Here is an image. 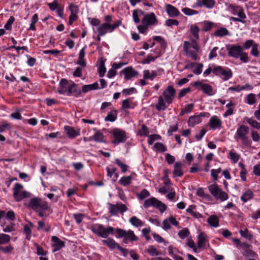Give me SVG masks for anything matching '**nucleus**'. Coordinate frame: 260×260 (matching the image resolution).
Masks as SVG:
<instances>
[{"instance_id": "e433bc0d", "label": "nucleus", "mask_w": 260, "mask_h": 260, "mask_svg": "<svg viewBox=\"0 0 260 260\" xmlns=\"http://www.w3.org/2000/svg\"><path fill=\"white\" fill-rule=\"evenodd\" d=\"M246 121L248 123L251 125V126L257 129H260V123L257 122L256 120L252 119V118H247Z\"/></svg>"}, {"instance_id": "052dcab7", "label": "nucleus", "mask_w": 260, "mask_h": 260, "mask_svg": "<svg viewBox=\"0 0 260 260\" xmlns=\"http://www.w3.org/2000/svg\"><path fill=\"white\" fill-rule=\"evenodd\" d=\"M231 158L234 163H236L240 157V156L236 153L231 151L230 152Z\"/></svg>"}, {"instance_id": "37998d69", "label": "nucleus", "mask_w": 260, "mask_h": 260, "mask_svg": "<svg viewBox=\"0 0 260 260\" xmlns=\"http://www.w3.org/2000/svg\"><path fill=\"white\" fill-rule=\"evenodd\" d=\"M106 72V69L105 67V63L103 60H102L100 67L99 68V76L101 77H102L104 76L105 73Z\"/></svg>"}, {"instance_id": "b1692460", "label": "nucleus", "mask_w": 260, "mask_h": 260, "mask_svg": "<svg viewBox=\"0 0 260 260\" xmlns=\"http://www.w3.org/2000/svg\"><path fill=\"white\" fill-rule=\"evenodd\" d=\"M201 120V116H192L188 119V124L189 126H194L195 125L200 123Z\"/></svg>"}, {"instance_id": "f257e3e1", "label": "nucleus", "mask_w": 260, "mask_h": 260, "mask_svg": "<svg viewBox=\"0 0 260 260\" xmlns=\"http://www.w3.org/2000/svg\"><path fill=\"white\" fill-rule=\"evenodd\" d=\"M27 207L36 211H38V210H46L48 208L47 202L38 197L30 199Z\"/></svg>"}, {"instance_id": "ddd939ff", "label": "nucleus", "mask_w": 260, "mask_h": 260, "mask_svg": "<svg viewBox=\"0 0 260 260\" xmlns=\"http://www.w3.org/2000/svg\"><path fill=\"white\" fill-rule=\"evenodd\" d=\"M120 73L124 75L126 80H129L132 77L137 76L139 74L138 72L134 71L132 67L125 68L121 71Z\"/></svg>"}, {"instance_id": "0eeeda50", "label": "nucleus", "mask_w": 260, "mask_h": 260, "mask_svg": "<svg viewBox=\"0 0 260 260\" xmlns=\"http://www.w3.org/2000/svg\"><path fill=\"white\" fill-rule=\"evenodd\" d=\"M228 54L230 56L238 58L240 56V53L243 51L242 47L240 45H232L226 46Z\"/></svg>"}, {"instance_id": "49530a36", "label": "nucleus", "mask_w": 260, "mask_h": 260, "mask_svg": "<svg viewBox=\"0 0 260 260\" xmlns=\"http://www.w3.org/2000/svg\"><path fill=\"white\" fill-rule=\"evenodd\" d=\"M160 139L161 137L158 135H151L148 138V143L149 145H152L154 141Z\"/></svg>"}, {"instance_id": "bb28decb", "label": "nucleus", "mask_w": 260, "mask_h": 260, "mask_svg": "<svg viewBox=\"0 0 260 260\" xmlns=\"http://www.w3.org/2000/svg\"><path fill=\"white\" fill-rule=\"evenodd\" d=\"M99 88V85L97 82H95L92 84L85 85L82 87V91L83 92H87V91L93 90L98 89Z\"/></svg>"}, {"instance_id": "393cba45", "label": "nucleus", "mask_w": 260, "mask_h": 260, "mask_svg": "<svg viewBox=\"0 0 260 260\" xmlns=\"http://www.w3.org/2000/svg\"><path fill=\"white\" fill-rule=\"evenodd\" d=\"M207 236L204 233H201L198 237L197 246L199 248H201L204 246V245L206 241Z\"/></svg>"}, {"instance_id": "774afa93", "label": "nucleus", "mask_w": 260, "mask_h": 260, "mask_svg": "<svg viewBox=\"0 0 260 260\" xmlns=\"http://www.w3.org/2000/svg\"><path fill=\"white\" fill-rule=\"evenodd\" d=\"M251 54L254 56H258L259 55V52L257 49V45L254 44L252 49L251 50Z\"/></svg>"}, {"instance_id": "f03ea898", "label": "nucleus", "mask_w": 260, "mask_h": 260, "mask_svg": "<svg viewBox=\"0 0 260 260\" xmlns=\"http://www.w3.org/2000/svg\"><path fill=\"white\" fill-rule=\"evenodd\" d=\"M116 232L119 238H124L123 242L127 243V240L130 241H138V237L135 235L134 232L132 230L125 231L124 230L117 228Z\"/></svg>"}, {"instance_id": "680f3d73", "label": "nucleus", "mask_w": 260, "mask_h": 260, "mask_svg": "<svg viewBox=\"0 0 260 260\" xmlns=\"http://www.w3.org/2000/svg\"><path fill=\"white\" fill-rule=\"evenodd\" d=\"M216 198L220 199L221 201H225L228 199V195L225 192L222 191L220 190L218 193V197Z\"/></svg>"}, {"instance_id": "f704fd0d", "label": "nucleus", "mask_w": 260, "mask_h": 260, "mask_svg": "<svg viewBox=\"0 0 260 260\" xmlns=\"http://www.w3.org/2000/svg\"><path fill=\"white\" fill-rule=\"evenodd\" d=\"M228 34L229 31L225 28H221L220 29H219L214 32V35L215 36L219 37L225 36L226 35H228Z\"/></svg>"}, {"instance_id": "20e7f679", "label": "nucleus", "mask_w": 260, "mask_h": 260, "mask_svg": "<svg viewBox=\"0 0 260 260\" xmlns=\"http://www.w3.org/2000/svg\"><path fill=\"white\" fill-rule=\"evenodd\" d=\"M92 231L97 235L102 238H107L110 234H114V229L111 226H108L105 228L103 225L99 224L97 229L93 226L91 227Z\"/></svg>"}, {"instance_id": "1a4fd4ad", "label": "nucleus", "mask_w": 260, "mask_h": 260, "mask_svg": "<svg viewBox=\"0 0 260 260\" xmlns=\"http://www.w3.org/2000/svg\"><path fill=\"white\" fill-rule=\"evenodd\" d=\"M176 90L172 86H169L167 89L164 90L162 94L165 99L166 102L170 104L172 103L175 96Z\"/></svg>"}, {"instance_id": "dca6fc26", "label": "nucleus", "mask_w": 260, "mask_h": 260, "mask_svg": "<svg viewBox=\"0 0 260 260\" xmlns=\"http://www.w3.org/2000/svg\"><path fill=\"white\" fill-rule=\"evenodd\" d=\"M51 240L54 242V244L52 245V246L54 248L53 250V252L57 251L64 246V242L60 241L57 237L52 236Z\"/></svg>"}, {"instance_id": "69168bd1", "label": "nucleus", "mask_w": 260, "mask_h": 260, "mask_svg": "<svg viewBox=\"0 0 260 260\" xmlns=\"http://www.w3.org/2000/svg\"><path fill=\"white\" fill-rule=\"evenodd\" d=\"M239 57L240 60L244 62H247L249 61V58L247 54L245 52H243V51L240 53Z\"/></svg>"}, {"instance_id": "7c9ffc66", "label": "nucleus", "mask_w": 260, "mask_h": 260, "mask_svg": "<svg viewBox=\"0 0 260 260\" xmlns=\"http://www.w3.org/2000/svg\"><path fill=\"white\" fill-rule=\"evenodd\" d=\"M209 189L212 194L215 197H217L218 195V193L219 192L220 189L218 186L216 185L212 184L209 186Z\"/></svg>"}, {"instance_id": "338daca9", "label": "nucleus", "mask_w": 260, "mask_h": 260, "mask_svg": "<svg viewBox=\"0 0 260 260\" xmlns=\"http://www.w3.org/2000/svg\"><path fill=\"white\" fill-rule=\"evenodd\" d=\"M186 55L191 57L194 60H197L198 59L197 54L192 51H188V52L185 53Z\"/></svg>"}, {"instance_id": "a18cd8bd", "label": "nucleus", "mask_w": 260, "mask_h": 260, "mask_svg": "<svg viewBox=\"0 0 260 260\" xmlns=\"http://www.w3.org/2000/svg\"><path fill=\"white\" fill-rule=\"evenodd\" d=\"M154 147L157 151L160 152H165L167 150L166 147L161 143H156Z\"/></svg>"}, {"instance_id": "aec40b11", "label": "nucleus", "mask_w": 260, "mask_h": 260, "mask_svg": "<svg viewBox=\"0 0 260 260\" xmlns=\"http://www.w3.org/2000/svg\"><path fill=\"white\" fill-rule=\"evenodd\" d=\"M209 125L212 128L215 129L220 127L221 122L216 116H213L210 119Z\"/></svg>"}, {"instance_id": "bf43d9fd", "label": "nucleus", "mask_w": 260, "mask_h": 260, "mask_svg": "<svg viewBox=\"0 0 260 260\" xmlns=\"http://www.w3.org/2000/svg\"><path fill=\"white\" fill-rule=\"evenodd\" d=\"M33 226V224L31 222H29L28 224L25 225L24 226V232L27 235H29L31 233V228Z\"/></svg>"}, {"instance_id": "58836bf2", "label": "nucleus", "mask_w": 260, "mask_h": 260, "mask_svg": "<svg viewBox=\"0 0 260 260\" xmlns=\"http://www.w3.org/2000/svg\"><path fill=\"white\" fill-rule=\"evenodd\" d=\"M107 170L108 173V176L110 178H117L118 177L117 173L116 172V168L110 169L109 168H107Z\"/></svg>"}, {"instance_id": "a19ab883", "label": "nucleus", "mask_w": 260, "mask_h": 260, "mask_svg": "<svg viewBox=\"0 0 260 260\" xmlns=\"http://www.w3.org/2000/svg\"><path fill=\"white\" fill-rule=\"evenodd\" d=\"M189 235V232L187 228H184L178 232V236L181 239H184L187 237Z\"/></svg>"}, {"instance_id": "ea45409f", "label": "nucleus", "mask_w": 260, "mask_h": 260, "mask_svg": "<svg viewBox=\"0 0 260 260\" xmlns=\"http://www.w3.org/2000/svg\"><path fill=\"white\" fill-rule=\"evenodd\" d=\"M239 233L241 236L245 238H246L248 240H251L252 239V235L251 234H248V230L246 228L244 230H240Z\"/></svg>"}, {"instance_id": "a211bd4d", "label": "nucleus", "mask_w": 260, "mask_h": 260, "mask_svg": "<svg viewBox=\"0 0 260 260\" xmlns=\"http://www.w3.org/2000/svg\"><path fill=\"white\" fill-rule=\"evenodd\" d=\"M166 11L170 17H176L180 14L176 8L170 4L166 5Z\"/></svg>"}, {"instance_id": "2f4dec72", "label": "nucleus", "mask_w": 260, "mask_h": 260, "mask_svg": "<svg viewBox=\"0 0 260 260\" xmlns=\"http://www.w3.org/2000/svg\"><path fill=\"white\" fill-rule=\"evenodd\" d=\"M129 222L136 227H139L143 224V222L136 216L131 217Z\"/></svg>"}, {"instance_id": "4d7b16f0", "label": "nucleus", "mask_w": 260, "mask_h": 260, "mask_svg": "<svg viewBox=\"0 0 260 260\" xmlns=\"http://www.w3.org/2000/svg\"><path fill=\"white\" fill-rule=\"evenodd\" d=\"M139 16V10H135L133 12V17L134 21L136 23H138L140 22Z\"/></svg>"}, {"instance_id": "2eb2a0df", "label": "nucleus", "mask_w": 260, "mask_h": 260, "mask_svg": "<svg viewBox=\"0 0 260 260\" xmlns=\"http://www.w3.org/2000/svg\"><path fill=\"white\" fill-rule=\"evenodd\" d=\"M64 129L68 137L71 139L74 138L80 135L79 129L76 131L73 127L67 125L64 126Z\"/></svg>"}, {"instance_id": "72a5a7b5", "label": "nucleus", "mask_w": 260, "mask_h": 260, "mask_svg": "<svg viewBox=\"0 0 260 260\" xmlns=\"http://www.w3.org/2000/svg\"><path fill=\"white\" fill-rule=\"evenodd\" d=\"M11 237L9 235L5 234H0V245L5 244L9 242Z\"/></svg>"}, {"instance_id": "3c124183", "label": "nucleus", "mask_w": 260, "mask_h": 260, "mask_svg": "<svg viewBox=\"0 0 260 260\" xmlns=\"http://www.w3.org/2000/svg\"><path fill=\"white\" fill-rule=\"evenodd\" d=\"M116 163L118 165V166L121 168V171L122 172H125L127 170V166L125 164H124L119 159H116L115 160Z\"/></svg>"}, {"instance_id": "6ab92c4d", "label": "nucleus", "mask_w": 260, "mask_h": 260, "mask_svg": "<svg viewBox=\"0 0 260 260\" xmlns=\"http://www.w3.org/2000/svg\"><path fill=\"white\" fill-rule=\"evenodd\" d=\"M81 94L80 89L77 88V85L75 83H73L70 85L69 89H68V95H74L75 96H78Z\"/></svg>"}, {"instance_id": "cd10ccee", "label": "nucleus", "mask_w": 260, "mask_h": 260, "mask_svg": "<svg viewBox=\"0 0 260 260\" xmlns=\"http://www.w3.org/2000/svg\"><path fill=\"white\" fill-rule=\"evenodd\" d=\"M102 242L104 244L112 249L115 248L116 247L117 248V245H119V244L116 243L115 241L112 238H108L106 240H103Z\"/></svg>"}, {"instance_id": "c756f323", "label": "nucleus", "mask_w": 260, "mask_h": 260, "mask_svg": "<svg viewBox=\"0 0 260 260\" xmlns=\"http://www.w3.org/2000/svg\"><path fill=\"white\" fill-rule=\"evenodd\" d=\"M157 200L154 198H151L149 199H147L145 201L144 203V206L145 208H147L151 206H153L154 207L155 206V205L157 203Z\"/></svg>"}, {"instance_id": "9b49d317", "label": "nucleus", "mask_w": 260, "mask_h": 260, "mask_svg": "<svg viewBox=\"0 0 260 260\" xmlns=\"http://www.w3.org/2000/svg\"><path fill=\"white\" fill-rule=\"evenodd\" d=\"M157 22L155 15L153 13L146 14L142 20V24L147 26L149 25H153Z\"/></svg>"}, {"instance_id": "423d86ee", "label": "nucleus", "mask_w": 260, "mask_h": 260, "mask_svg": "<svg viewBox=\"0 0 260 260\" xmlns=\"http://www.w3.org/2000/svg\"><path fill=\"white\" fill-rule=\"evenodd\" d=\"M108 205L109 213L111 215H116L118 213L122 214L127 210L126 205L121 203H117L115 205L108 203Z\"/></svg>"}, {"instance_id": "603ef678", "label": "nucleus", "mask_w": 260, "mask_h": 260, "mask_svg": "<svg viewBox=\"0 0 260 260\" xmlns=\"http://www.w3.org/2000/svg\"><path fill=\"white\" fill-rule=\"evenodd\" d=\"M69 9L71 14L77 15L79 11L78 7L73 4H71L69 6Z\"/></svg>"}, {"instance_id": "6e6552de", "label": "nucleus", "mask_w": 260, "mask_h": 260, "mask_svg": "<svg viewBox=\"0 0 260 260\" xmlns=\"http://www.w3.org/2000/svg\"><path fill=\"white\" fill-rule=\"evenodd\" d=\"M114 140L112 143L115 144H118L120 143H123L126 141V136L125 133L121 130L115 129L113 131Z\"/></svg>"}, {"instance_id": "5fc2aeb1", "label": "nucleus", "mask_w": 260, "mask_h": 260, "mask_svg": "<svg viewBox=\"0 0 260 260\" xmlns=\"http://www.w3.org/2000/svg\"><path fill=\"white\" fill-rule=\"evenodd\" d=\"M147 252L151 255H158L159 252H158L155 248L153 246H150L148 249L147 250Z\"/></svg>"}, {"instance_id": "6e6d98bb", "label": "nucleus", "mask_w": 260, "mask_h": 260, "mask_svg": "<svg viewBox=\"0 0 260 260\" xmlns=\"http://www.w3.org/2000/svg\"><path fill=\"white\" fill-rule=\"evenodd\" d=\"M178 21L175 19H169L166 21V24L168 26H171L172 25H178Z\"/></svg>"}, {"instance_id": "09e8293b", "label": "nucleus", "mask_w": 260, "mask_h": 260, "mask_svg": "<svg viewBox=\"0 0 260 260\" xmlns=\"http://www.w3.org/2000/svg\"><path fill=\"white\" fill-rule=\"evenodd\" d=\"M182 11L186 15H192L198 13V11L188 8H184Z\"/></svg>"}, {"instance_id": "5701e85b", "label": "nucleus", "mask_w": 260, "mask_h": 260, "mask_svg": "<svg viewBox=\"0 0 260 260\" xmlns=\"http://www.w3.org/2000/svg\"><path fill=\"white\" fill-rule=\"evenodd\" d=\"M219 219L217 216L212 215L207 219V222L211 227L216 228L219 226Z\"/></svg>"}, {"instance_id": "f3484780", "label": "nucleus", "mask_w": 260, "mask_h": 260, "mask_svg": "<svg viewBox=\"0 0 260 260\" xmlns=\"http://www.w3.org/2000/svg\"><path fill=\"white\" fill-rule=\"evenodd\" d=\"M111 24L108 23H103L100 26L98 27L97 31L99 34V36L105 35L109 30L110 32L111 30Z\"/></svg>"}, {"instance_id": "a878e982", "label": "nucleus", "mask_w": 260, "mask_h": 260, "mask_svg": "<svg viewBox=\"0 0 260 260\" xmlns=\"http://www.w3.org/2000/svg\"><path fill=\"white\" fill-rule=\"evenodd\" d=\"M202 90L203 92L211 96L213 94V93L212 92L213 89L211 86H210L208 84H203L202 85Z\"/></svg>"}, {"instance_id": "8fccbe9b", "label": "nucleus", "mask_w": 260, "mask_h": 260, "mask_svg": "<svg viewBox=\"0 0 260 260\" xmlns=\"http://www.w3.org/2000/svg\"><path fill=\"white\" fill-rule=\"evenodd\" d=\"M247 102L249 105H252L256 102L255 95L253 93L249 94L247 96Z\"/></svg>"}, {"instance_id": "e2e57ef3", "label": "nucleus", "mask_w": 260, "mask_h": 260, "mask_svg": "<svg viewBox=\"0 0 260 260\" xmlns=\"http://www.w3.org/2000/svg\"><path fill=\"white\" fill-rule=\"evenodd\" d=\"M212 22H206L204 23L203 30L205 31H209L212 28Z\"/></svg>"}, {"instance_id": "412c9836", "label": "nucleus", "mask_w": 260, "mask_h": 260, "mask_svg": "<svg viewBox=\"0 0 260 260\" xmlns=\"http://www.w3.org/2000/svg\"><path fill=\"white\" fill-rule=\"evenodd\" d=\"M182 164L179 162H176L174 164V170L173 171V177H181L183 175V172L181 170Z\"/></svg>"}, {"instance_id": "473e14b6", "label": "nucleus", "mask_w": 260, "mask_h": 260, "mask_svg": "<svg viewBox=\"0 0 260 260\" xmlns=\"http://www.w3.org/2000/svg\"><path fill=\"white\" fill-rule=\"evenodd\" d=\"M156 76H157V73L154 71H152L151 72V73H150V72L149 70H145L144 71L143 77H144V79H150L152 80Z\"/></svg>"}, {"instance_id": "7ed1b4c3", "label": "nucleus", "mask_w": 260, "mask_h": 260, "mask_svg": "<svg viewBox=\"0 0 260 260\" xmlns=\"http://www.w3.org/2000/svg\"><path fill=\"white\" fill-rule=\"evenodd\" d=\"M249 133V128L244 125H240L237 130L236 134L238 138L241 139L242 144L245 146H250V142L247 135Z\"/></svg>"}, {"instance_id": "9d476101", "label": "nucleus", "mask_w": 260, "mask_h": 260, "mask_svg": "<svg viewBox=\"0 0 260 260\" xmlns=\"http://www.w3.org/2000/svg\"><path fill=\"white\" fill-rule=\"evenodd\" d=\"M212 72L216 75H223L224 76V80H228L232 75L231 70L226 71L221 67H217L214 68Z\"/></svg>"}, {"instance_id": "39448f33", "label": "nucleus", "mask_w": 260, "mask_h": 260, "mask_svg": "<svg viewBox=\"0 0 260 260\" xmlns=\"http://www.w3.org/2000/svg\"><path fill=\"white\" fill-rule=\"evenodd\" d=\"M23 186L19 183H16L13 188V197L17 202H20L23 199L30 197V193L26 191H21Z\"/></svg>"}, {"instance_id": "79ce46f5", "label": "nucleus", "mask_w": 260, "mask_h": 260, "mask_svg": "<svg viewBox=\"0 0 260 260\" xmlns=\"http://www.w3.org/2000/svg\"><path fill=\"white\" fill-rule=\"evenodd\" d=\"M93 140L99 143H102L104 142V135L102 133L96 132L94 134L93 136Z\"/></svg>"}, {"instance_id": "de8ad7c7", "label": "nucleus", "mask_w": 260, "mask_h": 260, "mask_svg": "<svg viewBox=\"0 0 260 260\" xmlns=\"http://www.w3.org/2000/svg\"><path fill=\"white\" fill-rule=\"evenodd\" d=\"M155 207H156L157 208H158L161 212H164L166 210V208H167L166 205L165 204H163L160 201H158V200H157V201L155 205Z\"/></svg>"}, {"instance_id": "f8f14e48", "label": "nucleus", "mask_w": 260, "mask_h": 260, "mask_svg": "<svg viewBox=\"0 0 260 260\" xmlns=\"http://www.w3.org/2000/svg\"><path fill=\"white\" fill-rule=\"evenodd\" d=\"M170 223L175 226L178 225L179 222L176 220L173 216H170L168 219H165L162 222V229L167 230L171 228Z\"/></svg>"}, {"instance_id": "13d9d810", "label": "nucleus", "mask_w": 260, "mask_h": 260, "mask_svg": "<svg viewBox=\"0 0 260 260\" xmlns=\"http://www.w3.org/2000/svg\"><path fill=\"white\" fill-rule=\"evenodd\" d=\"M190 90L191 88L190 87L184 88L181 90L178 94V98H181L185 96L187 93H189Z\"/></svg>"}, {"instance_id": "4468645a", "label": "nucleus", "mask_w": 260, "mask_h": 260, "mask_svg": "<svg viewBox=\"0 0 260 260\" xmlns=\"http://www.w3.org/2000/svg\"><path fill=\"white\" fill-rule=\"evenodd\" d=\"M68 81L66 79H62L59 83V87L57 89V92L60 94H64L67 91L68 92V89L70 86Z\"/></svg>"}, {"instance_id": "0e129e2a", "label": "nucleus", "mask_w": 260, "mask_h": 260, "mask_svg": "<svg viewBox=\"0 0 260 260\" xmlns=\"http://www.w3.org/2000/svg\"><path fill=\"white\" fill-rule=\"evenodd\" d=\"M204 6L208 8H212L215 5V1L214 0H207L203 3Z\"/></svg>"}, {"instance_id": "c03bdc74", "label": "nucleus", "mask_w": 260, "mask_h": 260, "mask_svg": "<svg viewBox=\"0 0 260 260\" xmlns=\"http://www.w3.org/2000/svg\"><path fill=\"white\" fill-rule=\"evenodd\" d=\"M199 28L197 25H191L190 32L197 39L199 38Z\"/></svg>"}, {"instance_id": "864d4df0", "label": "nucleus", "mask_w": 260, "mask_h": 260, "mask_svg": "<svg viewBox=\"0 0 260 260\" xmlns=\"http://www.w3.org/2000/svg\"><path fill=\"white\" fill-rule=\"evenodd\" d=\"M149 194V192L146 189H143L141 193L138 194V198L140 200H142L148 197Z\"/></svg>"}, {"instance_id": "4c0bfd02", "label": "nucleus", "mask_w": 260, "mask_h": 260, "mask_svg": "<svg viewBox=\"0 0 260 260\" xmlns=\"http://www.w3.org/2000/svg\"><path fill=\"white\" fill-rule=\"evenodd\" d=\"M243 255L246 258L255 257L256 254L249 248H246L243 252Z\"/></svg>"}, {"instance_id": "4be33fe9", "label": "nucleus", "mask_w": 260, "mask_h": 260, "mask_svg": "<svg viewBox=\"0 0 260 260\" xmlns=\"http://www.w3.org/2000/svg\"><path fill=\"white\" fill-rule=\"evenodd\" d=\"M166 101H165L164 98L162 96H159L158 97V103L156 104V108L158 111H160L161 110H165L167 108V106L166 105Z\"/></svg>"}, {"instance_id": "c85d7f7f", "label": "nucleus", "mask_w": 260, "mask_h": 260, "mask_svg": "<svg viewBox=\"0 0 260 260\" xmlns=\"http://www.w3.org/2000/svg\"><path fill=\"white\" fill-rule=\"evenodd\" d=\"M253 197V193L250 190H247L244 192L241 197V200L244 202H246L247 201L251 199Z\"/></svg>"}, {"instance_id": "c9c22d12", "label": "nucleus", "mask_w": 260, "mask_h": 260, "mask_svg": "<svg viewBox=\"0 0 260 260\" xmlns=\"http://www.w3.org/2000/svg\"><path fill=\"white\" fill-rule=\"evenodd\" d=\"M116 119V111H112L108 114L107 116L105 117V121H109L113 122L115 121Z\"/></svg>"}]
</instances>
